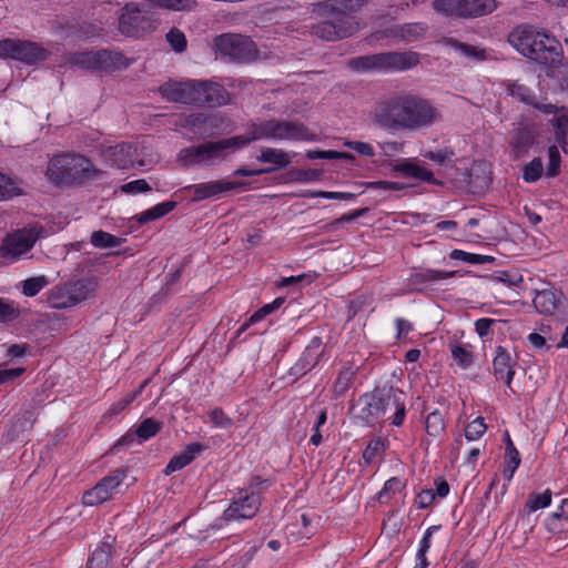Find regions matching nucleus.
Returning a JSON list of instances; mask_svg holds the SVG:
<instances>
[{"label": "nucleus", "mask_w": 568, "mask_h": 568, "mask_svg": "<svg viewBox=\"0 0 568 568\" xmlns=\"http://www.w3.org/2000/svg\"><path fill=\"white\" fill-rule=\"evenodd\" d=\"M493 359L494 375L496 379L504 381L508 387L515 375L516 358L503 346H497Z\"/></svg>", "instance_id": "obj_19"}, {"label": "nucleus", "mask_w": 568, "mask_h": 568, "mask_svg": "<svg viewBox=\"0 0 568 568\" xmlns=\"http://www.w3.org/2000/svg\"><path fill=\"white\" fill-rule=\"evenodd\" d=\"M126 470L123 468H118L112 471L110 475L103 477L97 485H102V488L109 495V499L111 498L115 488L123 481L125 478Z\"/></svg>", "instance_id": "obj_40"}, {"label": "nucleus", "mask_w": 568, "mask_h": 568, "mask_svg": "<svg viewBox=\"0 0 568 568\" xmlns=\"http://www.w3.org/2000/svg\"><path fill=\"white\" fill-rule=\"evenodd\" d=\"M321 345H322L321 337L315 336L312 338V341L307 345L303 356L295 365L297 371H303V369L310 371L318 364L320 354L317 353V351L321 347Z\"/></svg>", "instance_id": "obj_30"}, {"label": "nucleus", "mask_w": 568, "mask_h": 568, "mask_svg": "<svg viewBox=\"0 0 568 568\" xmlns=\"http://www.w3.org/2000/svg\"><path fill=\"white\" fill-rule=\"evenodd\" d=\"M109 500V495L102 488V485H95L92 489L83 494L82 501L85 506H98Z\"/></svg>", "instance_id": "obj_44"}, {"label": "nucleus", "mask_w": 568, "mask_h": 568, "mask_svg": "<svg viewBox=\"0 0 568 568\" xmlns=\"http://www.w3.org/2000/svg\"><path fill=\"white\" fill-rule=\"evenodd\" d=\"M20 315L21 310L16 302L0 297V324L14 322Z\"/></svg>", "instance_id": "obj_38"}, {"label": "nucleus", "mask_w": 568, "mask_h": 568, "mask_svg": "<svg viewBox=\"0 0 568 568\" xmlns=\"http://www.w3.org/2000/svg\"><path fill=\"white\" fill-rule=\"evenodd\" d=\"M508 42L525 58L555 69L561 64V45L552 37L531 26H519L510 32Z\"/></svg>", "instance_id": "obj_4"}, {"label": "nucleus", "mask_w": 568, "mask_h": 568, "mask_svg": "<svg viewBox=\"0 0 568 568\" xmlns=\"http://www.w3.org/2000/svg\"><path fill=\"white\" fill-rule=\"evenodd\" d=\"M74 304H79L87 300L95 292L98 282L94 277L81 278L67 283Z\"/></svg>", "instance_id": "obj_25"}, {"label": "nucleus", "mask_w": 568, "mask_h": 568, "mask_svg": "<svg viewBox=\"0 0 568 568\" xmlns=\"http://www.w3.org/2000/svg\"><path fill=\"white\" fill-rule=\"evenodd\" d=\"M538 136L539 132L534 123L520 122L515 129L510 142L516 159L525 155L537 143Z\"/></svg>", "instance_id": "obj_16"}, {"label": "nucleus", "mask_w": 568, "mask_h": 568, "mask_svg": "<svg viewBox=\"0 0 568 568\" xmlns=\"http://www.w3.org/2000/svg\"><path fill=\"white\" fill-rule=\"evenodd\" d=\"M442 114L433 103L410 92L381 99L372 111V120L381 129L393 132H416L432 126Z\"/></svg>", "instance_id": "obj_2"}, {"label": "nucleus", "mask_w": 568, "mask_h": 568, "mask_svg": "<svg viewBox=\"0 0 568 568\" xmlns=\"http://www.w3.org/2000/svg\"><path fill=\"white\" fill-rule=\"evenodd\" d=\"M433 9L446 18L475 19L497 9L496 0H434Z\"/></svg>", "instance_id": "obj_8"}, {"label": "nucleus", "mask_w": 568, "mask_h": 568, "mask_svg": "<svg viewBox=\"0 0 568 568\" xmlns=\"http://www.w3.org/2000/svg\"><path fill=\"white\" fill-rule=\"evenodd\" d=\"M90 242L94 247L106 248L119 246L123 240L104 231H94L91 234Z\"/></svg>", "instance_id": "obj_39"}, {"label": "nucleus", "mask_w": 568, "mask_h": 568, "mask_svg": "<svg viewBox=\"0 0 568 568\" xmlns=\"http://www.w3.org/2000/svg\"><path fill=\"white\" fill-rule=\"evenodd\" d=\"M113 554V540L102 541L88 559L87 568H108Z\"/></svg>", "instance_id": "obj_26"}, {"label": "nucleus", "mask_w": 568, "mask_h": 568, "mask_svg": "<svg viewBox=\"0 0 568 568\" xmlns=\"http://www.w3.org/2000/svg\"><path fill=\"white\" fill-rule=\"evenodd\" d=\"M257 160L262 163L273 164V171L275 169H284L288 166V164L291 163L290 156L286 152L273 148L262 149L261 154L257 156Z\"/></svg>", "instance_id": "obj_31"}, {"label": "nucleus", "mask_w": 568, "mask_h": 568, "mask_svg": "<svg viewBox=\"0 0 568 568\" xmlns=\"http://www.w3.org/2000/svg\"><path fill=\"white\" fill-rule=\"evenodd\" d=\"M510 95L518 101L531 105L544 114H552L557 112V105L551 103L540 102L536 94L526 85L514 83L509 87Z\"/></svg>", "instance_id": "obj_21"}, {"label": "nucleus", "mask_w": 568, "mask_h": 568, "mask_svg": "<svg viewBox=\"0 0 568 568\" xmlns=\"http://www.w3.org/2000/svg\"><path fill=\"white\" fill-rule=\"evenodd\" d=\"M402 393H397L392 386L376 387L371 394H366V408L363 409L366 418L384 416L388 410L393 409L400 399Z\"/></svg>", "instance_id": "obj_13"}, {"label": "nucleus", "mask_w": 568, "mask_h": 568, "mask_svg": "<svg viewBox=\"0 0 568 568\" xmlns=\"http://www.w3.org/2000/svg\"><path fill=\"white\" fill-rule=\"evenodd\" d=\"M215 52L235 63H251L258 59L255 42L240 33H223L214 38Z\"/></svg>", "instance_id": "obj_7"}, {"label": "nucleus", "mask_w": 568, "mask_h": 568, "mask_svg": "<svg viewBox=\"0 0 568 568\" xmlns=\"http://www.w3.org/2000/svg\"><path fill=\"white\" fill-rule=\"evenodd\" d=\"M20 194L21 190L18 187L17 183L7 175L0 173V201L9 200Z\"/></svg>", "instance_id": "obj_47"}, {"label": "nucleus", "mask_w": 568, "mask_h": 568, "mask_svg": "<svg viewBox=\"0 0 568 568\" xmlns=\"http://www.w3.org/2000/svg\"><path fill=\"white\" fill-rule=\"evenodd\" d=\"M449 257L452 260H459L469 264H485L493 260V257L488 255L468 253L462 250H453L449 254Z\"/></svg>", "instance_id": "obj_46"}, {"label": "nucleus", "mask_w": 568, "mask_h": 568, "mask_svg": "<svg viewBox=\"0 0 568 568\" xmlns=\"http://www.w3.org/2000/svg\"><path fill=\"white\" fill-rule=\"evenodd\" d=\"M559 298L556 293L550 290L538 292L534 298V306L544 314H554L558 307Z\"/></svg>", "instance_id": "obj_32"}, {"label": "nucleus", "mask_w": 568, "mask_h": 568, "mask_svg": "<svg viewBox=\"0 0 568 568\" xmlns=\"http://www.w3.org/2000/svg\"><path fill=\"white\" fill-rule=\"evenodd\" d=\"M425 428L429 436L438 437L445 430V413L440 409L430 412L425 419Z\"/></svg>", "instance_id": "obj_37"}, {"label": "nucleus", "mask_w": 568, "mask_h": 568, "mask_svg": "<svg viewBox=\"0 0 568 568\" xmlns=\"http://www.w3.org/2000/svg\"><path fill=\"white\" fill-rule=\"evenodd\" d=\"M357 372L358 366L348 364L338 373L332 388L335 398L343 396L348 390Z\"/></svg>", "instance_id": "obj_29"}, {"label": "nucleus", "mask_w": 568, "mask_h": 568, "mask_svg": "<svg viewBox=\"0 0 568 568\" xmlns=\"http://www.w3.org/2000/svg\"><path fill=\"white\" fill-rule=\"evenodd\" d=\"M163 428V423L153 417L144 418L136 427L138 442L143 443L154 437Z\"/></svg>", "instance_id": "obj_35"}, {"label": "nucleus", "mask_w": 568, "mask_h": 568, "mask_svg": "<svg viewBox=\"0 0 568 568\" xmlns=\"http://www.w3.org/2000/svg\"><path fill=\"white\" fill-rule=\"evenodd\" d=\"M246 186L244 181H211L190 186L193 190L192 200L195 202L216 196L223 192Z\"/></svg>", "instance_id": "obj_18"}, {"label": "nucleus", "mask_w": 568, "mask_h": 568, "mask_svg": "<svg viewBox=\"0 0 568 568\" xmlns=\"http://www.w3.org/2000/svg\"><path fill=\"white\" fill-rule=\"evenodd\" d=\"M49 284L45 275L27 278L22 282V293L28 297L36 296Z\"/></svg>", "instance_id": "obj_41"}, {"label": "nucleus", "mask_w": 568, "mask_h": 568, "mask_svg": "<svg viewBox=\"0 0 568 568\" xmlns=\"http://www.w3.org/2000/svg\"><path fill=\"white\" fill-rule=\"evenodd\" d=\"M367 189H378L383 191H400L404 189V184L390 181H374L362 183Z\"/></svg>", "instance_id": "obj_58"}, {"label": "nucleus", "mask_w": 568, "mask_h": 568, "mask_svg": "<svg viewBox=\"0 0 568 568\" xmlns=\"http://www.w3.org/2000/svg\"><path fill=\"white\" fill-rule=\"evenodd\" d=\"M45 175L58 186H81L103 181L106 172L97 169L91 160L81 154L62 153L49 161Z\"/></svg>", "instance_id": "obj_5"}, {"label": "nucleus", "mask_w": 568, "mask_h": 568, "mask_svg": "<svg viewBox=\"0 0 568 568\" xmlns=\"http://www.w3.org/2000/svg\"><path fill=\"white\" fill-rule=\"evenodd\" d=\"M230 93L219 82L212 80H195L194 105L217 108L230 101Z\"/></svg>", "instance_id": "obj_14"}, {"label": "nucleus", "mask_w": 568, "mask_h": 568, "mask_svg": "<svg viewBox=\"0 0 568 568\" xmlns=\"http://www.w3.org/2000/svg\"><path fill=\"white\" fill-rule=\"evenodd\" d=\"M549 163L546 171L548 178H555L560 173L561 158L557 145H551L548 149Z\"/></svg>", "instance_id": "obj_50"}, {"label": "nucleus", "mask_w": 568, "mask_h": 568, "mask_svg": "<svg viewBox=\"0 0 568 568\" xmlns=\"http://www.w3.org/2000/svg\"><path fill=\"white\" fill-rule=\"evenodd\" d=\"M210 420L215 427L224 429L231 428L233 425L232 419L226 416L222 408H214L211 410Z\"/></svg>", "instance_id": "obj_54"}, {"label": "nucleus", "mask_w": 568, "mask_h": 568, "mask_svg": "<svg viewBox=\"0 0 568 568\" xmlns=\"http://www.w3.org/2000/svg\"><path fill=\"white\" fill-rule=\"evenodd\" d=\"M109 500V495L102 488V485H95L92 489L83 494L82 501L85 506H98Z\"/></svg>", "instance_id": "obj_45"}, {"label": "nucleus", "mask_w": 568, "mask_h": 568, "mask_svg": "<svg viewBox=\"0 0 568 568\" xmlns=\"http://www.w3.org/2000/svg\"><path fill=\"white\" fill-rule=\"evenodd\" d=\"M138 149L129 142H122L113 146H109L103 156L106 162L120 170H126L135 165V156Z\"/></svg>", "instance_id": "obj_17"}, {"label": "nucleus", "mask_w": 568, "mask_h": 568, "mask_svg": "<svg viewBox=\"0 0 568 568\" xmlns=\"http://www.w3.org/2000/svg\"><path fill=\"white\" fill-rule=\"evenodd\" d=\"M344 146L368 158L375 155L374 148L367 142L345 140Z\"/></svg>", "instance_id": "obj_56"}, {"label": "nucleus", "mask_w": 568, "mask_h": 568, "mask_svg": "<svg viewBox=\"0 0 568 568\" xmlns=\"http://www.w3.org/2000/svg\"><path fill=\"white\" fill-rule=\"evenodd\" d=\"M435 499V493L433 489H426L420 491L416 497V504L418 508H427L433 504Z\"/></svg>", "instance_id": "obj_64"}, {"label": "nucleus", "mask_w": 568, "mask_h": 568, "mask_svg": "<svg viewBox=\"0 0 568 568\" xmlns=\"http://www.w3.org/2000/svg\"><path fill=\"white\" fill-rule=\"evenodd\" d=\"M120 190L126 194H134V193L148 192L151 190V186L149 185V183L145 180L140 179V180L131 181L129 183L121 185Z\"/></svg>", "instance_id": "obj_57"}, {"label": "nucleus", "mask_w": 568, "mask_h": 568, "mask_svg": "<svg viewBox=\"0 0 568 568\" xmlns=\"http://www.w3.org/2000/svg\"><path fill=\"white\" fill-rule=\"evenodd\" d=\"M0 58L33 64L45 59V51L36 42L8 38L0 40Z\"/></svg>", "instance_id": "obj_11"}, {"label": "nucleus", "mask_w": 568, "mask_h": 568, "mask_svg": "<svg viewBox=\"0 0 568 568\" xmlns=\"http://www.w3.org/2000/svg\"><path fill=\"white\" fill-rule=\"evenodd\" d=\"M166 40L175 52H183L186 49V38L178 28H172L166 33Z\"/></svg>", "instance_id": "obj_51"}, {"label": "nucleus", "mask_w": 568, "mask_h": 568, "mask_svg": "<svg viewBox=\"0 0 568 568\" xmlns=\"http://www.w3.org/2000/svg\"><path fill=\"white\" fill-rule=\"evenodd\" d=\"M486 429L487 426L484 423V418L477 417L466 426L465 437L467 440H476L485 434Z\"/></svg>", "instance_id": "obj_52"}, {"label": "nucleus", "mask_w": 568, "mask_h": 568, "mask_svg": "<svg viewBox=\"0 0 568 568\" xmlns=\"http://www.w3.org/2000/svg\"><path fill=\"white\" fill-rule=\"evenodd\" d=\"M454 156V152L450 150H438V151H429L425 154V158L439 164L444 165L446 161H450Z\"/></svg>", "instance_id": "obj_59"}, {"label": "nucleus", "mask_w": 568, "mask_h": 568, "mask_svg": "<svg viewBox=\"0 0 568 568\" xmlns=\"http://www.w3.org/2000/svg\"><path fill=\"white\" fill-rule=\"evenodd\" d=\"M367 3V0H324L314 3L313 13L325 19L312 27V34L325 41L353 37L361 30L356 13Z\"/></svg>", "instance_id": "obj_3"}, {"label": "nucleus", "mask_w": 568, "mask_h": 568, "mask_svg": "<svg viewBox=\"0 0 568 568\" xmlns=\"http://www.w3.org/2000/svg\"><path fill=\"white\" fill-rule=\"evenodd\" d=\"M496 323L493 318H479L475 322V331L480 337H485L490 333L491 326Z\"/></svg>", "instance_id": "obj_62"}, {"label": "nucleus", "mask_w": 568, "mask_h": 568, "mask_svg": "<svg viewBox=\"0 0 568 568\" xmlns=\"http://www.w3.org/2000/svg\"><path fill=\"white\" fill-rule=\"evenodd\" d=\"M68 61L81 69L111 73L125 70L134 60L125 57L121 51L101 49L98 51H79L70 53Z\"/></svg>", "instance_id": "obj_6"}, {"label": "nucleus", "mask_w": 568, "mask_h": 568, "mask_svg": "<svg viewBox=\"0 0 568 568\" xmlns=\"http://www.w3.org/2000/svg\"><path fill=\"white\" fill-rule=\"evenodd\" d=\"M263 139L311 141L315 139V134L303 123L271 119L253 123L245 135L184 148L178 153L176 160L183 168L213 165L251 142Z\"/></svg>", "instance_id": "obj_1"}, {"label": "nucleus", "mask_w": 568, "mask_h": 568, "mask_svg": "<svg viewBox=\"0 0 568 568\" xmlns=\"http://www.w3.org/2000/svg\"><path fill=\"white\" fill-rule=\"evenodd\" d=\"M304 196H306V197H324V199H329V200L347 201V200L355 199L356 195L354 193H348V192L316 191V192L304 194Z\"/></svg>", "instance_id": "obj_55"}, {"label": "nucleus", "mask_w": 568, "mask_h": 568, "mask_svg": "<svg viewBox=\"0 0 568 568\" xmlns=\"http://www.w3.org/2000/svg\"><path fill=\"white\" fill-rule=\"evenodd\" d=\"M544 172V165L540 158L532 159L523 169V179L527 183H532L539 180Z\"/></svg>", "instance_id": "obj_42"}, {"label": "nucleus", "mask_w": 568, "mask_h": 568, "mask_svg": "<svg viewBox=\"0 0 568 568\" xmlns=\"http://www.w3.org/2000/svg\"><path fill=\"white\" fill-rule=\"evenodd\" d=\"M48 301L53 308L58 310L75 306L67 283L53 287Z\"/></svg>", "instance_id": "obj_33"}, {"label": "nucleus", "mask_w": 568, "mask_h": 568, "mask_svg": "<svg viewBox=\"0 0 568 568\" xmlns=\"http://www.w3.org/2000/svg\"><path fill=\"white\" fill-rule=\"evenodd\" d=\"M419 63V54L413 51L385 52V71H405Z\"/></svg>", "instance_id": "obj_22"}, {"label": "nucleus", "mask_w": 568, "mask_h": 568, "mask_svg": "<svg viewBox=\"0 0 568 568\" xmlns=\"http://www.w3.org/2000/svg\"><path fill=\"white\" fill-rule=\"evenodd\" d=\"M176 206V202L174 201H166L156 204L150 210H146L142 212L141 214L135 216V220L139 224H145L150 221L158 220L166 214H169L171 211H173Z\"/></svg>", "instance_id": "obj_34"}, {"label": "nucleus", "mask_w": 568, "mask_h": 568, "mask_svg": "<svg viewBox=\"0 0 568 568\" xmlns=\"http://www.w3.org/2000/svg\"><path fill=\"white\" fill-rule=\"evenodd\" d=\"M520 464L519 453L516 447H511L510 452H506V462L504 469V477L506 480L510 481L513 479L514 473L518 468Z\"/></svg>", "instance_id": "obj_49"}, {"label": "nucleus", "mask_w": 568, "mask_h": 568, "mask_svg": "<svg viewBox=\"0 0 568 568\" xmlns=\"http://www.w3.org/2000/svg\"><path fill=\"white\" fill-rule=\"evenodd\" d=\"M159 92L169 102L194 105L195 80L168 81L159 88Z\"/></svg>", "instance_id": "obj_15"}, {"label": "nucleus", "mask_w": 568, "mask_h": 568, "mask_svg": "<svg viewBox=\"0 0 568 568\" xmlns=\"http://www.w3.org/2000/svg\"><path fill=\"white\" fill-rule=\"evenodd\" d=\"M204 447L200 443L189 444L183 452L174 455L169 464L166 465L164 473L170 475L176 470H180L191 464L195 457L203 452Z\"/></svg>", "instance_id": "obj_23"}, {"label": "nucleus", "mask_w": 568, "mask_h": 568, "mask_svg": "<svg viewBox=\"0 0 568 568\" xmlns=\"http://www.w3.org/2000/svg\"><path fill=\"white\" fill-rule=\"evenodd\" d=\"M394 171L399 172L405 176L419 179L432 184H439L429 170L412 162H404L395 165Z\"/></svg>", "instance_id": "obj_28"}, {"label": "nucleus", "mask_w": 568, "mask_h": 568, "mask_svg": "<svg viewBox=\"0 0 568 568\" xmlns=\"http://www.w3.org/2000/svg\"><path fill=\"white\" fill-rule=\"evenodd\" d=\"M427 31L428 26L424 22L396 24L371 33L368 41L373 43L385 39H394L409 43L423 39Z\"/></svg>", "instance_id": "obj_12"}, {"label": "nucleus", "mask_w": 568, "mask_h": 568, "mask_svg": "<svg viewBox=\"0 0 568 568\" xmlns=\"http://www.w3.org/2000/svg\"><path fill=\"white\" fill-rule=\"evenodd\" d=\"M383 444L379 439L372 440L363 453V458L366 464H371L382 448Z\"/></svg>", "instance_id": "obj_61"}, {"label": "nucleus", "mask_w": 568, "mask_h": 568, "mask_svg": "<svg viewBox=\"0 0 568 568\" xmlns=\"http://www.w3.org/2000/svg\"><path fill=\"white\" fill-rule=\"evenodd\" d=\"M348 67L358 72L385 71V52L353 58Z\"/></svg>", "instance_id": "obj_24"}, {"label": "nucleus", "mask_w": 568, "mask_h": 568, "mask_svg": "<svg viewBox=\"0 0 568 568\" xmlns=\"http://www.w3.org/2000/svg\"><path fill=\"white\" fill-rule=\"evenodd\" d=\"M42 233L43 226L34 224L7 235L0 245V255L4 258L18 260L33 247Z\"/></svg>", "instance_id": "obj_10"}, {"label": "nucleus", "mask_w": 568, "mask_h": 568, "mask_svg": "<svg viewBox=\"0 0 568 568\" xmlns=\"http://www.w3.org/2000/svg\"><path fill=\"white\" fill-rule=\"evenodd\" d=\"M23 373V367L0 369V385L18 378Z\"/></svg>", "instance_id": "obj_63"}, {"label": "nucleus", "mask_w": 568, "mask_h": 568, "mask_svg": "<svg viewBox=\"0 0 568 568\" xmlns=\"http://www.w3.org/2000/svg\"><path fill=\"white\" fill-rule=\"evenodd\" d=\"M454 361L463 368H467L473 364L474 357L470 351L462 345L454 344L450 346Z\"/></svg>", "instance_id": "obj_48"}, {"label": "nucleus", "mask_w": 568, "mask_h": 568, "mask_svg": "<svg viewBox=\"0 0 568 568\" xmlns=\"http://www.w3.org/2000/svg\"><path fill=\"white\" fill-rule=\"evenodd\" d=\"M263 483L264 480L256 476L247 488L240 489L227 509L224 510L223 518L226 521L253 518L261 506L262 490L260 486Z\"/></svg>", "instance_id": "obj_9"}, {"label": "nucleus", "mask_w": 568, "mask_h": 568, "mask_svg": "<svg viewBox=\"0 0 568 568\" xmlns=\"http://www.w3.org/2000/svg\"><path fill=\"white\" fill-rule=\"evenodd\" d=\"M557 112H552L555 114L554 119H551V124L555 128V140L558 145L566 152L567 145V132H568V109L565 106L558 108Z\"/></svg>", "instance_id": "obj_27"}, {"label": "nucleus", "mask_w": 568, "mask_h": 568, "mask_svg": "<svg viewBox=\"0 0 568 568\" xmlns=\"http://www.w3.org/2000/svg\"><path fill=\"white\" fill-rule=\"evenodd\" d=\"M551 501V491L545 490L542 494L532 493L528 496L526 508L529 513L549 506Z\"/></svg>", "instance_id": "obj_43"}, {"label": "nucleus", "mask_w": 568, "mask_h": 568, "mask_svg": "<svg viewBox=\"0 0 568 568\" xmlns=\"http://www.w3.org/2000/svg\"><path fill=\"white\" fill-rule=\"evenodd\" d=\"M141 13L142 10L136 3H126L119 19L120 31L129 37L138 36L144 20Z\"/></svg>", "instance_id": "obj_20"}, {"label": "nucleus", "mask_w": 568, "mask_h": 568, "mask_svg": "<svg viewBox=\"0 0 568 568\" xmlns=\"http://www.w3.org/2000/svg\"><path fill=\"white\" fill-rule=\"evenodd\" d=\"M149 2L172 10H186L192 8L194 0H148Z\"/></svg>", "instance_id": "obj_53"}, {"label": "nucleus", "mask_w": 568, "mask_h": 568, "mask_svg": "<svg viewBox=\"0 0 568 568\" xmlns=\"http://www.w3.org/2000/svg\"><path fill=\"white\" fill-rule=\"evenodd\" d=\"M454 275L455 272L425 270L423 272L412 274L409 277V282L413 285H418L450 278Z\"/></svg>", "instance_id": "obj_36"}, {"label": "nucleus", "mask_w": 568, "mask_h": 568, "mask_svg": "<svg viewBox=\"0 0 568 568\" xmlns=\"http://www.w3.org/2000/svg\"><path fill=\"white\" fill-rule=\"evenodd\" d=\"M295 180L298 182H313L320 180L322 171L315 169L296 170Z\"/></svg>", "instance_id": "obj_60"}]
</instances>
